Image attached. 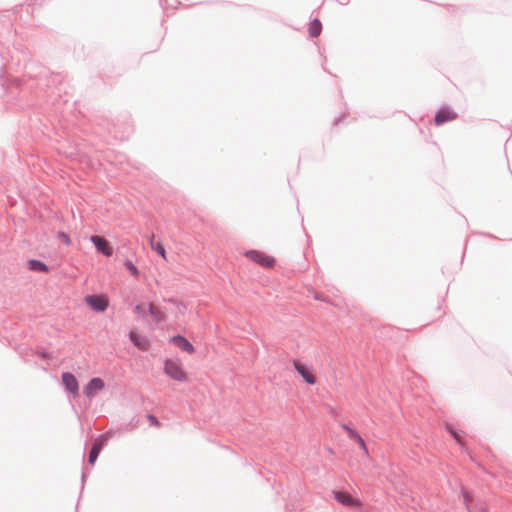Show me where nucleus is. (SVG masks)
<instances>
[{"mask_svg": "<svg viewBox=\"0 0 512 512\" xmlns=\"http://www.w3.org/2000/svg\"><path fill=\"white\" fill-rule=\"evenodd\" d=\"M90 240L95 245L97 251L102 253L104 256L110 257L113 254V249L105 238L93 235Z\"/></svg>", "mask_w": 512, "mask_h": 512, "instance_id": "obj_8", "label": "nucleus"}, {"mask_svg": "<svg viewBox=\"0 0 512 512\" xmlns=\"http://www.w3.org/2000/svg\"><path fill=\"white\" fill-rule=\"evenodd\" d=\"M124 265L132 276H134L135 278L139 276L138 268L130 260H125Z\"/></svg>", "mask_w": 512, "mask_h": 512, "instance_id": "obj_18", "label": "nucleus"}, {"mask_svg": "<svg viewBox=\"0 0 512 512\" xmlns=\"http://www.w3.org/2000/svg\"><path fill=\"white\" fill-rule=\"evenodd\" d=\"M166 3L169 2V0H165ZM180 5V2L179 0H173L171 3H170V6L174 9L178 8Z\"/></svg>", "mask_w": 512, "mask_h": 512, "instance_id": "obj_24", "label": "nucleus"}, {"mask_svg": "<svg viewBox=\"0 0 512 512\" xmlns=\"http://www.w3.org/2000/svg\"><path fill=\"white\" fill-rule=\"evenodd\" d=\"M463 497H464V503H465V505L467 506V508L469 509V505H470V503H471V501H472V497H471V495H470L469 493H467V492H465V493L463 494Z\"/></svg>", "mask_w": 512, "mask_h": 512, "instance_id": "obj_23", "label": "nucleus"}, {"mask_svg": "<svg viewBox=\"0 0 512 512\" xmlns=\"http://www.w3.org/2000/svg\"><path fill=\"white\" fill-rule=\"evenodd\" d=\"M335 499L344 506L360 508L362 503L360 500L352 497L349 493L343 491H333Z\"/></svg>", "mask_w": 512, "mask_h": 512, "instance_id": "obj_5", "label": "nucleus"}, {"mask_svg": "<svg viewBox=\"0 0 512 512\" xmlns=\"http://www.w3.org/2000/svg\"><path fill=\"white\" fill-rule=\"evenodd\" d=\"M293 366L296 369V371L302 376L306 383L310 385L316 384V375L311 368L307 367L306 365L302 364L299 361H294Z\"/></svg>", "mask_w": 512, "mask_h": 512, "instance_id": "obj_4", "label": "nucleus"}, {"mask_svg": "<svg viewBox=\"0 0 512 512\" xmlns=\"http://www.w3.org/2000/svg\"><path fill=\"white\" fill-rule=\"evenodd\" d=\"M27 266L31 271H38V272H42V273L49 272L47 265L39 260H35V259L28 260Z\"/></svg>", "mask_w": 512, "mask_h": 512, "instance_id": "obj_15", "label": "nucleus"}, {"mask_svg": "<svg viewBox=\"0 0 512 512\" xmlns=\"http://www.w3.org/2000/svg\"><path fill=\"white\" fill-rule=\"evenodd\" d=\"M170 341L180 350L185 351L188 354H193L195 352L194 346L181 335L173 336Z\"/></svg>", "mask_w": 512, "mask_h": 512, "instance_id": "obj_11", "label": "nucleus"}, {"mask_svg": "<svg viewBox=\"0 0 512 512\" xmlns=\"http://www.w3.org/2000/svg\"><path fill=\"white\" fill-rule=\"evenodd\" d=\"M58 238L67 246L71 245V239L65 232H59Z\"/></svg>", "mask_w": 512, "mask_h": 512, "instance_id": "obj_19", "label": "nucleus"}, {"mask_svg": "<svg viewBox=\"0 0 512 512\" xmlns=\"http://www.w3.org/2000/svg\"><path fill=\"white\" fill-rule=\"evenodd\" d=\"M170 301L176 306V308L178 309V311L180 313L183 314L185 312L187 307H186V305L183 302H178V301H175V300H170Z\"/></svg>", "mask_w": 512, "mask_h": 512, "instance_id": "obj_20", "label": "nucleus"}, {"mask_svg": "<svg viewBox=\"0 0 512 512\" xmlns=\"http://www.w3.org/2000/svg\"><path fill=\"white\" fill-rule=\"evenodd\" d=\"M105 388V383L101 378H92L84 388V394L88 398H92L96 393L102 391Z\"/></svg>", "mask_w": 512, "mask_h": 512, "instance_id": "obj_9", "label": "nucleus"}, {"mask_svg": "<svg viewBox=\"0 0 512 512\" xmlns=\"http://www.w3.org/2000/svg\"><path fill=\"white\" fill-rule=\"evenodd\" d=\"M109 438H110V433H105V434L101 435L94 442L93 447H92V449L90 451V454H89V463L91 465L95 464L100 451L102 450V448L104 447V445L106 444V442L108 441Z\"/></svg>", "mask_w": 512, "mask_h": 512, "instance_id": "obj_6", "label": "nucleus"}, {"mask_svg": "<svg viewBox=\"0 0 512 512\" xmlns=\"http://www.w3.org/2000/svg\"><path fill=\"white\" fill-rule=\"evenodd\" d=\"M148 420L150 422L151 425H154L156 427H159L160 426V422L157 420V418L153 415H149L148 416Z\"/></svg>", "mask_w": 512, "mask_h": 512, "instance_id": "obj_22", "label": "nucleus"}, {"mask_svg": "<svg viewBox=\"0 0 512 512\" xmlns=\"http://www.w3.org/2000/svg\"><path fill=\"white\" fill-rule=\"evenodd\" d=\"M457 118V113L450 108H442L435 115V124L442 125Z\"/></svg>", "mask_w": 512, "mask_h": 512, "instance_id": "obj_10", "label": "nucleus"}, {"mask_svg": "<svg viewBox=\"0 0 512 512\" xmlns=\"http://www.w3.org/2000/svg\"><path fill=\"white\" fill-rule=\"evenodd\" d=\"M342 428L347 432V435L348 437L355 441L356 444H358L360 446V448L362 449L363 453L365 455H368V448L366 446V443L365 441L363 440V438L359 435V433L352 429L351 427L347 426V425H343Z\"/></svg>", "mask_w": 512, "mask_h": 512, "instance_id": "obj_12", "label": "nucleus"}, {"mask_svg": "<svg viewBox=\"0 0 512 512\" xmlns=\"http://www.w3.org/2000/svg\"><path fill=\"white\" fill-rule=\"evenodd\" d=\"M145 310H146V308H145L144 304H138L134 308L135 313L137 315H139V316H144L145 315Z\"/></svg>", "mask_w": 512, "mask_h": 512, "instance_id": "obj_21", "label": "nucleus"}, {"mask_svg": "<svg viewBox=\"0 0 512 512\" xmlns=\"http://www.w3.org/2000/svg\"><path fill=\"white\" fill-rule=\"evenodd\" d=\"M309 34L311 37H318L322 31V24L318 19H314L309 24Z\"/></svg>", "mask_w": 512, "mask_h": 512, "instance_id": "obj_16", "label": "nucleus"}, {"mask_svg": "<svg viewBox=\"0 0 512 512\" xmlns=\"http://www.w3.org/2000/svg\"><path fill=\"white\" fill-rule=\"evenodd\" d=\"M151 248L156 251L157 253L160 254V256L166 260L167 259V256H166V250L164 248V245L160 242H157V243H153L151 242Z\"/></svg>", "mask_w": 512, "mask_h": 512, "instance_id": "obj_17", "label": "nucleus"}, {"mask_svg": "<svg viewBox=\"0 0 512 512\" xmlns=\"http://www.w3.org/2000/svg\"><path fill=\"white\" fill-rule=\"evenodd\" d=\"M244 255L264 268H273L276 262L274 257L258 250L246 251Z\"/></svg>", "mask_w": 512, "mask_h": 512, "instance_id": "obj_2", "label": "nucleus"}, {"mask_svg": "<svg viewBox=\"0 0 512 512\" xmlns=\"http://www.w3.org/2000/svg\"><path fill=\"white\" fill-rule=\"evenodd\" d=\"M164 373L177 382H185L188 380V373L183 368L179 359H166L164 361Z\"/></svg>", "mask_w": 512, "mask_h": 512, "instance_id": "obj_1", "label": "nucleus"}, {"mask_svg": "<svg viewBox=\"0 0 512 512\" xmlns=\"http://www.w3.org/2000/svg\"><path fill=\"white\" fill-rule=\"evenodd\" d=\"M148 308H149V313H150L152 319L156 323H159L165 319V313L157 305L151 303V304H149Z\"/></svg>", "mask_w": 512, "mask_h": 512, "instance_id": "obj_14", "label": "nucleus"}, {"mask_svg": "<svg viewBox=\"0 0 512 512\" xmlns=\"http://www.w3.org/2000/svg\"><path fill=\"white\" fill-rule=\"evenodd\" d=\"M451 434L459 444H463L460 435L457 432L451 430Z\"/></svg>", "mask_w": 512, "mask_h": 512, "instance_id": "obj_25", "label": "nucleus"}, {"mask_svg": "<svg viewBox=\"0 0 512 512\" xmlns=\"http://www.w3.org/2000/svg\"><path fill=\"white\" fill-rule=\"evenodd\" d=\"M131 342L140 350H147L149 348V341L146 337L138 334L136 331L129 333Z\"/></svg>", "mask_w": 512, "mask_h": 512, "instance_id": "obj_13", "label": "nucleus"}, {"mask_svg": "<svg viewBox=\"0 0 512 512\" xmlns=\"http://www.w3.org/2000/svg\"><path fill=\"white\" fill-rule=\"evenodd\" d=\"M61 379L67 391H69L74 396L79 395V383L72 373L64 372L61 376Z\"/></svg>", "mask_w": 512, "mask_h": 512, "instance_id": "obj_7", "label": "nucleus"}, {"mask_svg": "<svg viewBox=\"0 0 512 512\" xmlns=\"http://www.w3.org/2000/svg\"><path fill=\"white\" fill-rule=\"evenodd\" d=\"M85 303L96 312H104L109 306V298L104 295H88L84 299Z\"/></svg>", "mask_w": 512, "mask_h": 512, "instance_id": "obj_3", "label": "nucleus"}]
</instances>
